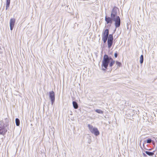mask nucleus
Listing matches in <instances>:
<instances>
[{"mask_svg": "<svg viewBox=\"0 0 157 157\" xmlns=\"http://www.w3.org/2000/svg\"><path fill=\"white\" fill-rule=\"evenodd\" d=\"M109 35V30L108 29H106L105 30L104 33H103L102 36H108Z\"/></svg>", "mask_w": 157, "mask_h": 157, "instance_id": "10", "label": "nucleus"}, {"mask_svg": "<svg viewBox=\"0 0 157 157\" xmlns=\"http://www.w3.org/2000/svg\"><path fill=\"white\" fill-rule=\"evenodd\" d=\"M116 64L117 65V68H119V67H120L121 65V63L117 61L116 62Z\"/></svg>", "mask_w": 157, "mask_h": 157, "instance_id": "17", "label": "nucleus"}, {"mask_svg": "<svg viewBox=\"0 0 157 157\" xmlns=\"http://www.w3.org/2000/svg\"><path fill=\"white\" fill-rule=\"evenodd\" d=\"M95 111L99 114H102L103 113L102 111L99 109H96L95 110Z\"/></svg>", "mask_w": 157, "mask_h": 157, "instance_id": "15", "label": "nucleus"}, {"mask_svg": "<svg viewBox=\"0 0 157 157\" xmlns=\"http://www.w3.org/2000/svg\"><path fill=\"white\" fill-rule=\"evenodd\" d=\"M144 60V56L143 55H141L140 57V62L141 64H142Z\"/></svg>", "mask_w": 157, "mask_h": 157, "instance_id": "16", "label": "nucleus"}, {"mask_svg": "<svg viewBox=\"0 0 157 157\" xmlns=\"http://www.w3.org/2000/svg\"><path fill=\"white\" fill-rule=\"evenodd\" d=\"M114 56L115 58H117V52L115 53Z\"/></svg>", "mask_w": 157, "mask_h": 157, "instance_id": "21", "label": "nucleus"}, {"mask_svg": "<svg viewBox=\"0 0 157 157\" xmlns=\"http://www.w3.org/2000/svg\"><path fill=\"white\" fill-rule=\"evenodd\" d=\"M4 121H1V125L0 126V135H4L7 132V130L5 128L4 125L5 124L4 122Z\"/></svg>", "mask_w": 157, "mask_h": 157, "instance_id": "4", "label": "nucleus"}, {"mask_svg": "<svg viewBox=\"0 0 157 157\" xmlns=\"http://www.w3.org/2000/svg\"><path fill=\"white\" fill-rule=\"evenodd\" d=\"M108 36H102V39H105L107 40L108 39Z\"/></svg>", "mask_w": 157, "mask_h": 157, "instance_id": "20", "label": "nucleus"}, {"mask_svg": "<svg viewBox=\"0 0 157 157\" xmlns=\"http://www.w3.org/2000/svg\"><path fill=\"white\" fill-rule=\"evenodd\" d=\"M15 122L16 125L17 126H19L20 125V120L18 118H16L15 119Z\"/></svg>", "mask_w": 157, "mask_h": 157, "instance_id": "13", "label": "nucleus"}, {"mask_svg": "<svg viewBox=\"0 0 157 157\" xmlns=\"http://www.w3.org/2000/svg\"><path fill=\"white\" fill-rule=\"evenodd\" d=\"M102 40H103V42L104 43H105L107 40L105 39H102Z\"/></svg>", "mask_w": 157, "mask_h": 157, "instance_id": "22", "label": "nucleus"}, {"mask_svg": "<svg viewBox=\"0 0 157 157\" xmlns=\"http://www.w3.org/2000/svg\"><path fill=\"white\" fill-rule=\"evenodd\" d=\"M113 36L112 34H109L108 39V41H113Z\"/></svg>", "mask_w": 157, "mask_h": 157, "instance_id": "9", "label": "nucleus"}, {"mask_svg": "<svg viewBox=\"0 0 157 157\" xmlns=\"http://www.w3.org/2000/svg\"><path fill=\"white\" fill-rule=\"evenodd\" d=\"M49 97L52 102V105L55 99V94L53 91H52L49 92Z\"/></svg>", "mask_w": 157, "mask_h": 157, "instance_id": "6", "label": "nucleus"}, {"mask_svg": "<svg viewBox=\"0 0 157 157\" xmlns=\"http://www.w3.org/2000/svg\"><path fill=\"white\" fill-rule=\"evenodd\" d=\"M91 142V140H90L88 141V143H90V142Z\"/></svg>", "mask_w": 157, "mask_h": 157, "instance_id": "23", "label": "nucleus"}, {"mask_svg": "<svg viewBox=\"0 0 157 157\" xmlns=\"http://www.w3.org/2000/svg\"><path fill=\"white\" fill-rule=\"evenodd\" d=\"M108 42V48H110L111 47L112 44H113V41H107Z\"/></svg>", "mask_w": 157, "mask_h": 157, "instance_id": "14", "label": "nucleus"}, {"mask_svg": "<svg viewBox=\"0 0 157 157\" xmlns=\"http://www.w3.org/2000/svg\"><path fill=\"white\" fill-rule=\"evenodd\" d=\"M87 126L90 132L95 135L97 136L99 134V132L97 128L94 127L93 126L90 124H88Z\"/></svg>", "mask_w": 157, "mask_h": 157, "instance_id": "3", "label": "nucleus"}, {"mask_svg": "<svg viewBox=\"0 0 157 157\" xmlns=\"http://www.w3.org/2000/svg\"><path fill=\"white\" fill-rule=\"evenodd\" d=\"M111 17L113 19L116 20V23H115V25L116 28L120 27L121 24V20L119 16L117 15V9L114 8L113 9L111 14Z\"/></svg>", "mask_w": 157, "mask_h": 157, "instance_id": "2", "label": "nucleus"}, {"mask_svg": "<svg viewBox=\"0 0 157 157\" xmlns=\"http://www.w3.org/2000/svg\"><path fill=\"white\" fill-rule=\"evenodd\" d=\"M15 22V19L14 18H11L10 21V27L11 30L13 29Z\"/></svg>", "mask_w": 157, "mask_h": 157, "instance_id": "7", "label": "nucleus"}, {"mask_svg": "<svg viewBox=\"0 0 157 157\" xmlns=\"http://www.w3.org/2000/svg\"><path fill=\"white\" fill-rule=\"evenodd\" d=\"M105 20L106 22V24H111L112 23L113 21H114L116 23V20L114 19H113L112 17H107L106 16L105 17Z\"/></svg>", "mask_w": 157, "mask_h": 157, "instance_id": "5", "label": "nucleus"}, {"mask_svg": "<svg viewBox=\"0 0 157 157\" xmlns=\"http://www.w3.org/2000/svg\"><path fill=\"white\" fill-rule=\"evenodd\" d=\"M73 105L74 108L75 109H77L78 107V105L77 103L75 101H73Z\"/></svg>", "mask_w": 157, "mask_h": 157, "instance_id": "11", "label": "nucleus"}, {"mask_svg": "<svg viewBox=\"0 0 157 157\" xmlns=\"http://www.w3.org/2000/svg\"><path fill=\"white\" fill-rule=\"evenodd\" d=\"M4 120L5 121V122L6 123V124H7L9 121V120L7 118H5Z\"/></svg>", "mask_w": 157, "mask_h": 157, "instance_id": "18", "label": "nucleus"}, {"mask_svg": "<svg viewBox=\"0 0 157 157\" xmlns=\"http://www.w3.org/2000/svg\"><path fill=\"white\" fill-rule=\"evenodd\" d=\"M151 141H152V140L151 139H149L147 140V143H151Z\"/></svg>", "mask_w": 157, "mask_h": 157, "instance_id": "19", "label": "nucleus"}, {"mask_svg": "<svg viewBox=\"0 0 157 157\" xmlns=\"http://www.w3.org/2000/svg\"><path fill=\"white\" fill-rule=\"evenodd\" d=\"M154 153L153 152H151L148 151H144L143 153V156H147L146 155H147L149 156H152L154 155Z\"/></svg>", "mask_w": 157, "mask_h": 157, "instance_id": "8", "label": "nucleus"}, {"mask_svg": "<svg viewBox=\"0 0 157 157\" xmlns=\"http://www.w3.org/2000/svg\"><path fill=\"white\" fill-rule=\"evenodd\" d=\"M10 0H6V9L7 10L8 8L9 7Z\"/></svg>", "mask_w": 157, "mask_h": 157, "instance_id": "12", "label": "nucleus"}, {"mask_svg": "<svg viewBox=\"0 0 157 157\" xmlns=\"http://www.w3.org/2000/svg\"><path fill=\"white\" fill-rule=\"evenodd\" d=\"M109 62V66L112 67L114 64L115 61L112 58L109 57L107 55H105L102 62V67H104V68L102 69L103 71L105 70V69L107 68Z\"/></svg>", "mask_w": 157, "mask_h": 157, "instance_id": "1", "label": "nucleus"}]
</instances>
